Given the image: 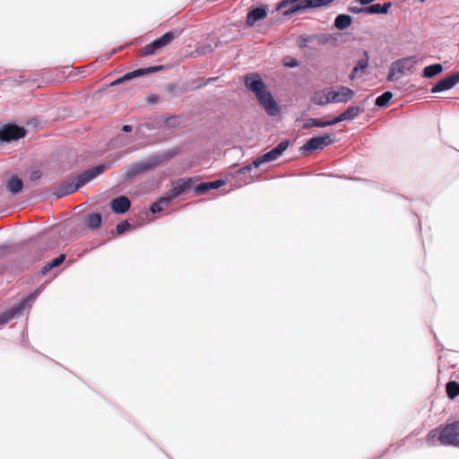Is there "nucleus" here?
Masks as SVG:
<instances>
[{
	"instance_id": "obj_2",
	"label": "nucleus",
	"mask_w": 459,
	"mask_h": 459,
	"mask_svg": "<svg viewBox=\"0 0 459 459\" xmlns=\"http://www.w3.org/2000/svg\"><path fill=\"white\" fill-rule=\"evenodd\" d=\"M106 165L100 164L81 173L72 180H65L62 182L55 188V195H56V197L58 198H61L75 192L80 187H82L88 182L94 179L96 177L102 174L106 170Z\"/></svg>"
},
{
	"instance_id": "obj_36",
	"label": "nucleus",
	"mask_w": 459,
	"mask_h": 459,
	"mask_svg": "<svg viewBox=\"0 0 459 459\" xmlns=\"http://www.w3.org/2000/svg\"><path fill=\"white\" fill-rule=\"evenodd\" d=\"M299 0H282L277 6L278 10H284L290 4V7L293 4H299Z\"/></svg>"
},
{
	"instance_id": "obj_20",
	"label": "nucleus",
	"mask_w": 459,
	"mask_h": 459,
	"mask_svg": "<svg viewBox=\"0 0 459 459\" xmlns=\"http://www.w3.org/2000/svg\"><path fill=\"white\" fill-rule=\"evenodd\" d=\"M160 69V67H159V66H152L149 68L137 69V70H134L133 72H130V73L125 74L122 78L117 80L115 83H119L121 82L130 80V79H133V78H135V77H138V76L149 74V73L156 72Z\"/></svg>"
},
{
	"instance_id": "obj_7",
	"label": "nucleus",
	"mask_w": 459,
	"mask_h": 459,
	"mask_svg": "<svg viewBox=\"0 0 459 459\" xmlns=\"http://www.w3.org/2000/svg\"><path fill=\"white\" fill-rule=\"evenodd\" d=\"M176 38V34L173 31H168L160 38L153 40L152 43L146 45L142 49L143 56H150L155 54V52L169 44Z\"/></svg>"
},
{
	"instance_id": "obj_30",
	"label": "nucleus",
	"mask_w": 459,
	"mask_h": 459,
	"mask_svg": "<svg viewBox=\"0 0 459 459\" xmlns=\"http://www.w3.org/2000/svg\"><path fill=\"white\" fill-rule=\"evenodd\" d=\"M311 100L313 103L317 104L319 106L326 105L327 100L325 98V90L315 91L311 98Z\"/></svg>"
},
{
	"instance_id": "obj_35",
	"label": "nucleus",
	"mask_w": 459,
	"mask_h": 459,
	"mask_svg": "<svg viewBox=\"0 0 459 459\" xmlns=\"http://www.w3.org/2000/svg\"><path fill=\"white\" fill-rule=\"evenodd\" d=\"M131 229H133V227L127 221L118 223L116 228L117 232L118 234H123L124 232H126V230H129Z\"/></svg>"
},
{
	"instance_id": "obj_3",
	"label": "nucleus",
	"mask_w": 459,
	"mask_h": 459,
	"mask_svg": "<svg viewBox=\"0 0 459 459\" xmlns=\"http://www.w3.org/2000/svg\"><path fill=\"white\" fill-rule=\"evenodd\" d=\"M174 155L175 153L171 151L151 155L142 161L133 163L127 169L126 177L130 179L142 173L151 171L159 167L163 161L170 160Z\"/></svg>"
},
{
	"instance_id": "obj_18",
	"label": "nucleus",
	"mask_w": 459,
	"mask_h": 459,
	"mask_svg": "<svg viewBox=\"0 0 459 459\" xmlns=\"http://www.w3.org/2000/svg\"><path fill=\"white\" fill-rule=\"evenodd\" d=\"M449 446H459V420L446 424Z\"/></svg>"
},
{
	"instance_id": "obj_5",
	"label": "nucleus",
	"mask_w": 459,
	"mask_h": 459,
	"mask_svg": "<svg viewBox=\"0 0 459 459\" xmlns=\"http://www.w3.org/2000/svg\"><path fill=\"white\" fill-rule=\"evenodd\" d=\"M416 64V60L414 57H406L396 60L391 64L389 68V73L387 75L388 81H394V76L397 74H403L406 72L410 71Z\"/></svg>"
},
{
	"instance_id": "obj_37",
	"label": "nucleus",
	"mask_w": 459,
	"mask_h": 459,
	"mask_svg": "<svg viewBox=\"0 0 459 459\" xmlns=\"http://www.w3.org/2000/svg\"><path fill=\"white\" fill-rule=\"evenodd\" d=\"M178 123H179V121H178V117H167L164 121V125L167 127L176 126L177 125H178Z\"/></svg>"
},
{
	"instance_id": "obj_33",
	"label": "nucleus",
	"mask_w": 459,
	"mask_h": 459,
	"mask_svg": "<svg viewBox=\"0 0 459 459\" xmlns=\"http://www.w3.org/2000/svg\"><path fill=\"white\" fill-rule=\"evenodd\" d=\"M368 62L367 57L361 58L360 60H359L357 65L354 66V68L350 75V78L353 79L355 77V75L359 73V71L365 70L368 67Z\"/></svg>"
},
{
	"instance_id": "obj_1",
	"label": "nucleus",
	"mask_w": 459,
	"mask_h": 459,
	"mask_svg": "<svg viewBox=\"0 0 459 459\" xmlns=\"http://www.w3.org/2000/svg\"><path fill=\"white\" fill-rule=\"evenodd\" d=\"M246 87L251 91L257 99L260 106L264 109L267 115L277 116L281 109L273 95L266 90V86L260 75L257 74H249L245 77Z\"/></svg>"
},
{
	"instance_id": "obj_26",
	"label": "nucleus",
	"mask_w": 459,
	"mask_h": 459,
	"mask_svg": "<svg viewBox=\"0 0 459 459\" xmlns=\"http://www.w3.org/2000/svg\"><path fill=\"white\" fill-rule=\"evenodd\" d=\"M443 71V66L440 64H434L426 66L423 69V76L426 78H432Z\"/></svg>"
},
{
	"instance_id": "obj_31",
	"label": "nucleus",
	"mask_w": 459,
	"mask_h": 459,
	"mask_svg": "<svg viewBox=\"0 0 459 459\" xmlns=\"http://www.w3.org/2000/svg\"><path fill=\"white\" fill-rule=\"evenodd\" d=\"M392 97L393 94L391 91H385L383 94H381L376 99L375 103L378 107H385L390 102Z\"/></svg>"
},
{
	"instance_id": "obj_15",
	"label": "nucleus",
	"mask_w": 459,
	"mask_h": 459,
	"mask_svg": "<svg viewBox=\"0 0 459 459\" xmlns=\"http://www.w3.org/2000/svg\"><path fill=\"white\" fill-rule=\"evenodd\" d=\"M362 112L363 108H360L359 106L349 107L345 111H343L338 117H334L333 122H335V124H338L342 121L352 120L359 117V115L361 114Z\"/></svg>"
},
{
	"instance_id": "obj_13",
	"label": "nucleus",
	"mask_w": 459,
	"mask_h": 459,
	"mask_svg": "<svg viewBox=\"0 0 459 459\" xmlns=\"http://www.w3.org/2000/svg\"><path fill=\"white\" fill-rule=\"evenodd\" d=\"M130 207L131 202L129 198L124 195L113 199L110 203L111 210L117 214L125 213Z\"/></svg>"
},
{
	"instance_id": "obj_42",
	"label": "nucleus",
	"mask_w": 459,
	"mask_h": 459,
	"mask_svg": "<svg viewBox=\"0 0 459 459\" xmlns=\"http://www.w3.org/2000/svg\"><path fill=\"white\" fill-rule=\"evenodd\" d=\"M375 0H358V2L361 4V5H368L369 4H371L372 2H374Z\"/></svg>"
},
{
	"instance_id": "obj_39",
	"label": "nucleus",
	"mask_w": 459,
	"mask_h": 459,
	"mask_svg": "<svg viewBox=\"0 0 459 459\" xmlns=\"http://www.w3.org/2000/svg\"><path fill=\"white\" fill-rule=\"evenodd\" d=\"M147 100L150 104H156L159 101V97L157 95H151Z\"/></svg>"
},
{
	"instance_id": "obj_10",
	"label": "nucleus",
	"mask_w": 459,
	"mask_h": 459,
	"mask_svg": "<svg viewBox=\"0 0 459 459\" xmlns=\"http://www.w3.org/2000/svg\"><path fill=\"white\" fill-rule=\"evenodd\" d=\"M195 179L193 178H178L172 181V187L169 190V195L175 199L182 195L186 194L193 188Z\"/></svg>"
},
{
	"instance_id": "obj_17",
	"label": "nucleus",
	"mask_w": 459,
	"mask_h": 459,
	"mask_svg": "<svg viewBox=\"0 0 459 459\" xmlns=\"http://www.w3.org/2000/svg\"><path fill=\"white\" fill-rule=\"evenodd\" d=\"M224 184L222 180L202 182L195 186L194 192L196 195H204L210 190L217 189Z\"/></svg>"
},
{
	"instance_id": "obj_24",
	"label": "nucleus",
	"mask_w": 459,
	"mask_h": 459,
	"mask_svg": "<svg viewBox=\"0 0 459 459\" xmlns=\"http://www.w3.org/2000/svg\"><path fill=\"white\" fill-rule=\"evenodd\" d=\"M101 221L102 217L99 212L91 213L85 219V224L91 230L98 229L100 226Z\"/></svg>"
},
{
	"instance_id": "obj_8",
	"label": "nucleus",
	"mask_w": 459,
	"mask_h": 459,
	"mask_svg": "<svg viewBox=\"0 0 459 459\" xmlns=\"http://www.w3.org/2000/svg\"><path fill=\"white\" fill-rule=\"evenodd\" d=\"M333 143V139L330 134L315 136L306 142L301 147L303 152H312L317 150H322L324 147L330 145Z\"/></svg>"
},
{
	"instance_id": "obj_29",
	"label": "nucleus",
	"mask_w": 459,
	"mask_h": 459,
	"mask_svg": "<svg viewBox=\"0 0 459 459\" xmlns=\"http://www.w3.org/2000/svg\"><path fill=\"white\" fill-rule=\"evenodd\" d=\"M446 394L451 399L459 395V384L455 381H449L446 384Z\"/></svg>"
},
{
	"instance_id": "obj_14",
	"label": "nucleus",
	"mask_w": 459,
	"mask_h": 459,
	"mask_svg": "<svg viewBox=\"0 0 459 459\" xmlns=\"http://www.w3.org/2000/svg\"><path fill=\"white\" fill-rule=\"evenodd\" d=\"M333 95V103H346L352 99L355 91L346 86H338Z\"/></svg>"
},
{
	"instance_id": "obj_16",
	"label": "nucleus",
	"mask_w": 459,
	"mask_h": 459,
	"mask_svg": "<svg viewBox=\"0 0 459 459\" xmlns=\"http://www.w3.org/2000/svg\"><path fill=\"white\" fill-rule=\"evenodd\" d=\"M391 7V3L386 2L383 4H374L368 6L360 7L359 11H364L366 14H385Z\"/></svg>"
},
{
	"instance_id": "obj_44",
	"label": "nucleus",
	"mask_w": 459,
	"mask_h": 459,
	"mask_svg": "<svg viewBox=\"0 0 459 459\" xmlns=\"http://www.w3.org/2000/svg\"><path fill=\"white\" fill-rule=\"evenodd\" d=\"M305 43H306V39H305V38H303V37H300V39H299V47L304 46V45H305Z\"/></svg>"
},
{
	"instance_id": "obj_19",
	"label": "nucleus",
	"mask_w": 459,
	"mask_h": 459,
	"mask_svg": "<svg viewBox=\"0 0 459 459\" xmlns=\"http://www.w3.org/2000/svg\"><path fill=\"white\" fill-rule=\"evenodd\" d=\"M266 15H267V11L264 7L253 8L247 13V23L249 26H252L256 22L264 19Z\"/></svg>"
},
{
	"instance_id": "obj_23",
	"label": "nucleus",
	"mask_w": 459,
	"mask_h": 459,
	"mask_svg": "<svg viewBox=\"0 0 459 459\" xmlns=\"http://www.w3.org/2000/svg\"><path fill=\"white\" fill-rule=\"evenodd\" d=\"M23 188V182L17 176L12 177L7 182V189L13 195L20 193Z\"/></svg>"
},
{
	"instance_id": "obj_27",
	"label": "nucleus",
	"mask_w": 459,
	"mask_h": 459,
	"mask_svg": "<svg viewBox=\"0 0 459 459\" xmlns=\"http://www.w3.org/2000/svg\"><path fill=\"white\" fill-rule=\"evenodd\" d=\"M38 294V291L30 294L28 297L24 298L21 302L12 307L8 311H12L15 307H20L21 309L17 313H15V316L20 315L28 303L33 302L37 299Z\"/></svg>"
},
{
	"instance_id": "obj_28",
	"label": "nucleus",
	"mask_w": 459,
	"mask_h": 459,
	"mask_svg": "<svg viewBox=\"0 0 459 459\" xmlns=\"http://www.w3.org/2000/svg\"><path fill=\"white\" fill-rule=\"evenodd\" d=\"M65 259V255L61 254L59 256L54 258L52 261L45 264L42 269L41 273L42 274H46L48 273L51 269L59 266Z\"/></svg>"
},
{
	"instance_id": "obj_34",
	"label": "nucleus",
	"mask_w": 459,
	"mask_h": 459,
	"mask_svg": "<svg viewBox=\"0 0 459 459\" xmlns=\"http://www.w3.org/2000/svg\"><path fill=\"white\" fill-rule=\"evenodd\" d=\"M132 142V139L129 136H126L123 134H118L114 140V145H126Z\"/></svg>"
},
{
	"instance_id": "obj_43",
	"label": "nucleus",
	"mask_w": 459,
	"mask_h": 459,
	"mask_svg": "<svg viewBox=\"0 0 459 459\" xmlns=\"http://www.w3.org/2000/svg\"><path fill=\"white\" fill-rule=\"evenodd\" d=\"M360 7H353L351 11L354 13H364V11H359Z\"/></svg>"
},
{
	"instance_id": "obj_21",
	"label": "nucleus",
	"mask_w": 459,
	"mask_h": 459,
	"mask_svg": "<svg viewBox=\"0 0 459 459\" xmlns=\"http://www.w3.org/2000/svg\"><path fill=\"white\" fill-rule=\"evenodd\" d=\"M335 125L333 119H328L326 117L321 118H308L303 125V128H310V127H326L329 126Z\"/></svg>"
},
{
	"instance_id": "obj_4",
	"label": "nucleus",
	"mask_w": 459,
	"mask_h": 459,
	"mask_svg": "<svg viewBox=\"0 0 459 459\" xmlns=\"http://www.w3.org/2000/svg\"><path fill=\"white\" fill-rule=\"evenodd\" d=\"M290 140L281 141L271 151L257 157L253 161L252 165L245 167L244 169L250 171L252 166H254L255 168H258L261 164H263L264 162H270V161H273V160H277L283 153V152L287 150V148L290 146Z\"/></svg>"
},
{
	"instance_id": "obj_25",
	"label": "nucleus",
	"mask_w": 459,
	"mask_h": 459,
	"mask_svg": "<svg viewBox=\"0 0 459 459\" xmlns=\"http://www.w3.org/2000/svg\"><path fill=\"white\" fill-rule=\"evenodd\" d=\"M352 19L348 14H338L334 20V26L340 30L347 29L351 24Z\"/></svg>"
},
{
	"instance_id": "obj_38",
	"label": "nucleus",
	"mask_w": 459,
	"mask_h": 459,
	"mask_svg": "<svg viewBox=\"0 0 459 459\" xmlns=\"http://www.w3.org/2000/svg\"><path fill=\"white\" fill-rule=\"evenodd\" d=\"M325 98L327 100V104L328 103H333V100H332V98H333V94H334V90L333 89H325Z\"/></svg>"
},
{
	"instance_id": "obj_6",
	"label": "nucleus",
	"mask_w": 459,
	"mask_h": 459,
	"mask_svg": "<svg viewBox=\"0 0 459 459\" xmlns=\"http://www.w3.org/2000/svg\"><path fill=\"white\" fill-rule=\"evenodd\" d=\"M333 0H302L283 11L285 15L301 13L307 9L317 8L331 4Z\"/></svg>"
},
{
	"instance_id": "obj_22",
	"label": "nucleus",
	"mask_w": 459,
	"mask_h": 459,
	"mask_svg": "<svg viewBox=\"0 0 459 459\" xmlns=\"http://www.w3.org/2000/svg\"><path fill=\"white\" fill-rule=\"evenodd\" d=\"M172 200L173 198L167 193L166 195L161 196L151 205L150 212L154 214L163 211L169 205Z\"/></svg>"
},
{
	"instance_id": "obj_9",
	"label": "nucleus",
	"mask_w": 459,
	"mask_h": 459,
	"mask_svg": "<svg viewBox=\"0 0 459 459\" xmlns=\"http://www.w3.org/2000/svg\"><path fill=\"white\" fill-rule=\"evenodd\" d=\"M26 131L23 127L18 126L14 124H7L0 128V141L11 142L23 137Z\"/></svg>"
},
{
	"instance_id": "obj_11",
	"label": "nucleus",
	"mask_w": 459,
	"mask_h": 459,
	"mask_svg": "<svg viewBox=\"0 0 459 459\" xmlns=\"http://www.w3.org/2000/svg\"><path fill=\"white\" fill-rule=\"evenodd\" d=\"M426 442L429 446H449L446 425L430 430L426 437Z\"/></svg>"
},
{
	"instance_id": "obj_41",
	"label": "nucleus",
	"mask_w": 459,
	"mask_h": 459,
	"mask_svg": "<svg viewBox=\"0 0 459 459\" xmlns=\"http://www.w3.org/2000/svg\"><path fill=\"white\" fill-rule=\"evenodd\" d=\"M132 129H133L132 126H129V125H125L122 127V131L125 133H129L132 131Z\"/></svg>"
},
{
	"instance_id": "obj_32",
	"label": "nucleus",
	"mask_w": 459,
	"mask_h": 459,
	"mask_svg": "<svg viewBox=\"0 0 459 459\" xmlns=\"http://www.w3.org/2000/svg\"><path fill=\"white\" fill-rule=\"evenodd\" d=\"M21 308L15 307L12 311H4L0 315V325H3L15 317V313H17Z\"/></svg>"
},
{
	"instance_id": "obj_45",
	"label": "nucleus",
	"mask_w": 459,
	"mask_h": 459,
	"mask_svg": "<svg viewBox=\"0 0 459 459\" xmlns=\"http://www.w3.org/2000/svg\"><path fill=\"white\" fill-rule=\"evenodd\" d=\"M39 178V173H38V172H35V173H33V174L31 175V178H32V179H36V178Z\"/></svg>"
},
{
	"instance_id": "obj_40",
	"label": "nucleus",
	"mask_w": 459,
	"mask_h": 459,
	"mask_svg": "<svg viewBox=\"0 0 459 459\" xmlns=\"http://www.w3.org/2000/svg\"><path fill=\"white\" fill-rule=\"evenodd\" d=\"M299 63L296 59H291L290 62L285 63V65L289 67H297Z\"/></svg>"
},
{
	"instance_id": "obj_12",
	"label": "nucleus",
	"mask_w": 459,
	"mask_h": 459,
	"mask_svg": "<svg viewBox=\"0 0 459 459\" xmlns=\"http://www.w3.org/2000/svg\"><path fill=\"white\" fill-rule=\"evenodd\" d=\"M459 82V72L454 73L441 80H439L433 87L432 92H440L450 90Z\"/></svg>"
}]
</instances>
